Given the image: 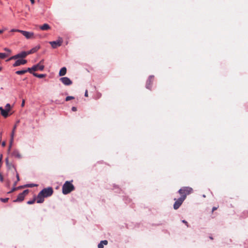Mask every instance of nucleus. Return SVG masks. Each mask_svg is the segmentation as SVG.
<instances>
[{
    "label": "nucleus",
    "instance_id": "obj_1",
    "mask_svg": "<svg viewBox=\"0 0 248 248\" xmlns=\"http://www.w3.org/2000/svg\"><path fill=\"white\" fill-rule=\"evenodd\" d=\"M73 180L66 181L62 186V192L64 195L68 194L75 189V187L72 184Z\"/></svg>",
    "mask_w": 248,
    "mask_h": 248
},
{
    "label": "nucleus",
    "instance_id": "obj_2",
    "mask_svg": "<svg viewBox=\"0 0 248 248\" xmlns=\"http://www.w3.org/2000/svg\"><path fill=\"white\" fill-rule=\"evenodd\" d=\"M186 199V195L181 196V197H180L178 199H174V200L175 201L174 204H173V208L175 210L178 209L180 206L182 205V203L184 201V200Z\"/></svg>",
    "mask_w": 248,
    "mask_h": 248
},
{
    "label": "nucleus",
    "instance_id": "obj_3",
    "mask_svg": "<svg viewBox=\"0 0 248 248\" xmlns=\"http://www.w3.org/2000/svg\"><path fill=\"white\" fill-rule=\"evenodd\" d=\"M192 188L190 187H183L179 190L178 192L181 196L185 195L186 197L187 195L189 194L192 192Z\"/></svg>",
    "mask_w": 248,
    "mask_h": 248
},
{
    "label": "nucleus",
    "instance_id": "obj_4",
    "mask_svg": "<svg viewBox=\"0 0 248 248\" xmlns=\"http://www.w3.org/2000/svg\"><path fill=\"white\" fill-rule=\"evenodd\" d=\"M40 192L41 194H43L44 195V197L46 198L52 195L53 192V190L52 187H48L47 188L43 189L40 191Z\"/></svg>",
    "mask_w": 248,
    "mask_h": 248
},
{
    "label": "nucleus",
    "instance_id": "obj_5",
    "mask_svg": "<svg viewBox=\"0 0 248 248\" xmlns=\"http://www.w3.org/2000/svg\"><path fill=\"white\" fill-rule=\"evenodd\" d=\"M62 42L63 41L62 38L59 37L57 40L50 42L49 44L51 45L52 48H56L57 47L61 46L62 43Z\"/></svg>",
    "mask_w": 248,
    "mask_h": 248
},
{
    "label": "nucleus",
    "instance_id": "obj_6",
    "mask_svg": "<svg viewBox=\"0 0 248 248\" xmlns=\"http://www.w3.org/2000/svg\"><path fill=\"white\" fill-rule=\"evenodd\" d=\"M19 32L21 33L27 39H28L33 38L34 35L32 32H30L23 30L19 31Z\"/></svg>",
    "mask_w": 248,
    "mask_h": 248
},
{
    "label": "nucleus",
    "instance_id": "obj_7",
    "mask_svg": "<svg viewBox=\"0 0 248 248\" xmlns=\"http://www.w3.org/2000/svg\"><path fill=\"white\" fill-rule=\"evenodd\" d=\"M60 80L65 85L68 86L72 84V82L70 79L68 77L61 78Z\"/></svg>",
    "mask_w": 248,
    "mask_h": 248
},
{
    "label": "nucleus",
    "instance_id": "obj_8",
    "mask_svg": "<svg viewBox=\"0 0 248 248\" xmlns=\"http://www.w3.org/2000/svg\"><path fill=\"white\" fill-rule=\"evenodd\" d=\"M27 61L26 60L19 59L16 60L13 64V66L16 67L20 65H24L27 63Z\"/></svg>",
    "mask_w": 248,
    "mask_h": 248
},
{
    "label": "nucleus",
    "instance_id": "obj_9",
    "mask_svg": "<svg viewBox=\"0 0 248 248\" xmlns=\"http://www.w3.org/2000/svg\"><path fill=\"white\" fill-rule=\"evenodd\" d=\"M44 69V66L43 64H40V63H38L36 65H34L32 67V71H36L37 70L43 71Z\"/></svg>",
    "mask_w": 248,
    "mask_h": 248
},
{
    "label": "nucleus",
    "instance_id": "obj_10",
    "mask_svg": "<svg viewBox=\"0 0 248 248\" xmlns=\"http://www.w3.org/2000/svg\"><path fill=\"white\" fill-rule=\"evenodd\" d=\"M154 76H150L148 80H147L146 87L147 89H151V84L152 83L153 78H154Z\"/></svg>",
    "mask_w": 248,
    "mask_h": 248
},
{
    "label": "nucleus",
    "instance_id": "obj_11",
    "mask_svg": "<svg viewBox=\"0 0 248 248\" xmlns=\"http://www.w3.org/2000/svg\"><path fill=\"white\" fill-rule=\"evenodd\" d=\"M46 198L45 197H44V195L43 194H41V192H40L37 197V202L38 203H41L43 202L44 201V198Z\"/></svg>",
    "mask_w": 248,
    "mask_h": 248
},
{
    "label": "nucleus",
    "instance_id": "obj_12",
    "mask_svg": "<svg viewBox=\"0 0 248 248\" xmlns=\"http://www.w3.org/2000/svg\"><path fill=\"white\" fill-rule=\"evenodd\" d=\"M12 155L18 159H21L22 158V155L20 152L18 150L16 149L14 150L12 152Z\"/></svg>",
    "mask_w": 248,
    "mask_h": 248
},
{
    "label": "nucleus",
    "instance_id": "obj_13",
    "mask_svg": "<svg viewBox=\"0 0 248 248\" xmlns=\"http://www.w3.org/2000/svg\"><path fill=\"white\" fill-rule=\"evenodd\" d=\"M16 124H15L13 128V130H12V131L11 132V138H10V142H11V144H13V141H14V136H15V130L16 129Z\"/></svg>",
    "mask_w": 248,
    "mask_h": 248
},
{
    "label": "nucleus",
    "instance_id": "obj_14",
    "mask_svg": "<svg viewBox=\"0 0 248 248\" xmlns=\"http://www.w3.org/2000/svg\"><path fill=\"white\" fill-rule=\"evenodd\" d=\"M108 244V242L107 240H102L98 244L97 247L98 248H104V246L107 245Z\"/></svg>",
    "mask_w": 248,
    "mask_h": 248
},
{
    "label": "nucleus",
    "instance_id": "obj_15",
    "mask_svg": "<svg viewBox=\"0 0 248 248\" xmlns=\"http://www.w3.org/2000/svg\"><path fill=\"white\" fill-rule=\"evenodd\" d=\"M24 196L23 195V194L20 193L17 196V197L16 200H14V202H22L24 199Z\"/></svg>",
    "mask_w": 248,
    "mask_h": 248
},
{
    "label": "nucleus",
    "instance_id": "obj_16",
    "mask_svg": "<svg viewBox=\"0 0 248 248\" xmlns=\"http://www.w3.org/2000/svg\"><path fill=\"white\" fill-rule=\"evenodd\" d=\"M66 73V68L65 67H63L61 69L59 72V76H64Z\"/></svg>",
    "mask_w": 248,
    "mask_h": 248
},
{
    "label": "nucleus",
    "instance_id": "obj_17",
    "mask_svg": "<svg viewBox=\"0 0 248 248\" xmlns=\"http://www.w3.org/2000/svg\"><path fill=\"white\" fill-rule=\"evenodd\" d=\"M40 29L43 31H46L50 28L49 25L47 24H44L40 27Z\"/></svg>",
    "mask_w": 248,
    "mask_h": 248
},
{
    "label": "nucleus",
    "instance_id": "obj_18",
    "mask_svg": "<svg viewBox=\"0 0 248 248\" xmlns=\"http://www.w3.org/2000/svg\"><path fill=\"white\" fill-rule=\"evenodd\" d=\"M9 110H8L6 109H3V110H2V111L1 112V114L4 117L6 118L8 116V112Z\"/></svg>",
    "mask_w": 248,
    "mask_h": 248
},
{
    "label": "nucleus",
    "instance_id": "obj_19",
    "mask_svg": "<svg viewBox=\"0 0 248 248\" xmlns=\"http://www.w3.org/2000/svg\"><path fill=\"white\" fill-rule=\"evenodd\" d=\"M19 58H24L27 55V53L25 51H22L21 53L17 54Z\"/></svg>",
    "mask_w": 248,
    "mask_h": 248
},
{
    "label": "nucleus",
    "instance_id": "obj_20",
    "mask_svg": "<svg viewBox=\"0 0 248 248\" xmlns=\"http://www.w3.org/2000/svg\"><path fill=\"white\" fill-rule=\"evenodd\" d=\"M32 74L34 76L37 77L38 78H43L46 76L45 74H38L35 73H33Z\"/></svg>",
    "mask_w": 248,
    "mask_h": 248
},
{
    "label": "nucleus",
    "instance_id": "obj_21",
    "mask_svg": "<svg viewBox=\"0 0 248 248\" xmlns=\"http://www.w3.org/2000/svg\"><path fill=\"white\" fill-rule=\"evenodd\" d=\"M37 185L35 184H28L25 185L23 186V187H32L34 186H37Z\"/></svg>",
    "mask_w": 248,
    "mask_h": 248
},
{
    "label": "nucleus",
    "instance_id": "obj_22",
    "mask_svg": "<svg viewBox=\"0 0 248 248\" xmlns=\"http://www.w3.org/2000/svg\"><path fill=\"white\" fill-rule=\"evenodd\" d=\"M17 184V182H15L14 184V187L12 188V189L9 191L8 192V193H11L12 192L15 191V190H16L17 189V188L16 187V185Z\"/></svg>",
    "mask_w": 248,
    "mask_h": 248
},
{
    "label": "nucleus",
    "instance_id": "obj_23",
    "mask_svg": "<svg viewBox=\"0 0 248 248\" xmlns=\"http://www.w3.org/2000/svg\"><path fill=\"white\" fill-rule=\"evenodd\" d=\"M25 73H26V71H25L24 70H19V71H17L16 72V73L17 75H23V74H25Z\"/></svg>",
    "mask_w": 248,
    "mask_h": 248
},
{
    "label": "nucleus",
    "instance_id": "obj_24",
    "mask_svg": "<svg viewBox=\"0 0 248 248\" xmlns=\"http://www.w3.org/2000/svg\"><path fill=\"white\" fill-rule=\"evenodd\" d=\"M8 55L5 53H0V59H4L6 57H8Z\"/></svg>",
    "mask_w": 248,
    "mask_h": 248
},
{
    "label": "nucleus",
    "instance_id": "obj_25",
    "mask_svg": "<svg viewBox=\"0 0 248 248\" xmlns=\"http://www.w3.org/2000/svg\"><path fill=\"white\" fill-rule=\"evenodd\" d=\"M101 96V93H97L94 96V99H98L100 98Z\"/></svg>",
    "mask_w": 248,
    "mask_h": 248
},
{
    "label": "nucleus",
    "instance_id": "obj_26",
    "mask_svg": "<svg viewBox=\"0 0 248 248\" xmlns=\"http://www.w3.org/2000/svg\"><path fill=\"white\" fill-rule=\"evenodd\" d=\"M9 200V198H0V201L2 202H7Z\"/></svg>",
    "mask_w": 248,
    "mask_h": 248
},
{
    "label": "nucleus",
    "instance_id": "obj_27",
    "mask_svg": "<svg viewBox=\"0 0 248 248\" xmlns=\"http://www.w3.org/2000/svg\"><path fill=\"white\" fill-rule=\"evenodd\" d=\"M74 99V97L72 96H68L66 97L65 101H69L71 99Z\"/></svg>",
    "mask_w": 248,
    "mask_h": 248
},
{
    "label": "nucleus",
    "instance_id": "obj_28",
    "mask_svg": "<svg viewBox=\"0 0 248 248\" xmlns=\"http://www.w3.org/2000/svg\"><path fill=\"white\" fill-rule=\"evenodd\" d=\"M39 48V46H36L31 49V51L33 52V53L37 51Z\"/></svg>",
    "mask_w": 248,
    "mask_h": 248
},
{
    "label": "nucleus",
    "instance_id": "obj_29",
    "mask_svg": "<svg viewBox=\"0 0 248 248\" xmlns=\"http://www.w3.org/2000/svg\"><path fill=\"white\" fill-rule=\"evenodd\" d=\"M35 201V198H34L33 200H30V201H29L28 202H27V203L28 204H32L33 203H34Z\"/></svg>",
    "mask_w": 248,
    "mask_h": 248
},
{
    "label": "nucleus",
    "instance_id": "obj_30",
    "mask_svg": "<svg viewBox=\"0 0 248 248\" xmlns=\"http://www.w3.org/2000/svg\"><path fill=\"white\" fill-rule=\"evenodd\" d=\"M18 58H18V55H17V54H16V55H14V56H13L11 57L9 59V60H13V59L16 60V59H18Z\"/></svg>",
    "mask_w": 248,
    "mask_h": 248
},
{
    "label": "nucleus",
    "instance_id": "obj_31",
    "mask_svg": "<svg viewBox=\"0 0 248 248\" xmlns=\"http://www.w3.org/2000/svg\"><path fill=\"white\" fill-rule=\"evenodd\" d=\"M5 109L8 110H10L11 109V106L9 104H7L5 106Z\"/></svg>",
    "mask_w": 248,
    "mask_h": 248
},
{
    "label": "nucleus",
    "instance_id": "obj_32",
    "mask_svg": "<svg viewBox=\"0 0 248 248\" xmlns=\"http://www.w3.org/2000/svg\"><path fill=\"white\" fill-rule=\"evenodd\" d=\"M29 193V190L28 189H26V190H24L22 193H21V194H23V195L25 197V196L26 195H27L28 193Z\"/></svg>",
    "mask_w": 248,
    "mask_h": 248
},
{
    "label": "nucleus",
    "instance_id": "obj_33",
    "mask_svg": "<svg viewBox=\"0 0 248 248\" xmlns=\"http://www.w3.org/2000/svg\"><path fill=\"white\" fill-rule=\"evenodd\" d=\"M19 31H21L20 30H18V29H12L10 31L11 32H19Z\"/></svg>",
    "mask_w": 248,
    "mask_h": 248
},
{
    "label": "nucleus",
    "instance_id": "obj_34",
    "mask_svg": "<svg viewBox=\"0 0 248 248\" xmlns=\"http://www.w3.org/2000/svg\"><path fill=\"white\" fill-rule=\"evenodd\" d=\"M4 50L5 51L8 52L9 53H10L11 52V50L10 49L8 48L5 47V48H4Z\"/></svg>",
    "mask_w": 248,
    "mask_h": 248
},
{
    "label": "nucleus",
    "instance_id": "obj_35",
    "mask_svg": "<svg viewBox=\"0 0 248 248\" xmlns=\"http://www.w3.org/2000/svg\"><path fill=\"white\" fill-rule=\"evenodd\" d=\"M25 70L26 71V72H29L30 73H32V72H31V71L32 70V67L28 68L27 70Z\"/></svg>",
    "mask_w": 248,
    "mask_h": 248
},
{
    "label": "nucleus",
    "instance_id": "obj_36",
    "mask_svg": "<svg viewBox=\"0 0 248 248\" xmlns=\"http://www.w3.org/2000/svg\"><path fill=\"white\" fill-rule=\"evenodd\" d=\"M16 177L17 180H16V181L17 182L20 180L19 175L17 173H16Z\"/></svg>",
    "mask_w": 248,
    "mask_h": 248
},
{
    "label": "nucleus",
    "instance_id": "obj_37",
    "mask_svg": "<svg viewBox=\"0 0 248 248\" xmlns=\"http://www.w3.org/2000/svg\"><path fill=\"white\" fill-rule=\"evenodd\" d=\"M0 181L1 182H3V177L2 175V174L1 173H0Z\"/></svg>",
    "mask_w": 248,
    "mask_h": 248
},
{
    "label": "nucleus",
    "instance_id": "obj_38",
    "mask_svg": "<svg viewBox=\"0 0 248 248\" xmlns=\"http://www.w3.org/2000/svg\"><path fill=\"white\" fill-rule=\"evenodd\" d=\"M72 109V111H77V108H76V107H73L72 108V109Z\"/></svg>",
    "mask_w": 248,
    "mask_h": 248
},
{
    "label": "nucleus",
    "instance_id": "obj_39",
    "mask_svg": "<svg viewBox=\"0 0 248 248\" xmlns=\"http://www.w3.org/2000/svg\"><path fill=\"white\" fill-rule=\"evenodd\" d=\"M24 105H25V100H23L22 103H21V107H23L24 106Z\"/></svg>",
    "mask_w": 248,
    "mask_h": 248
},
{
    "label": "nucleus",
    "instance_id": "obj_40",
    "mask_svg": "<svg viewBox=\"0 0 248 248\" xmlns=\"http://www.w3.org/2000/svg\"><path fill=\"white\" fill-rule=\"evenodd\" d=\"M182 222L183 223H184L185 224H186V226L188 227V223L185 220H183Z\"/></svg>",
    "mask_w": 248,
    "mask_h": 248
},
{
    "label": "nucleus",
    "instance_id": "obj_41",
    "mask_svg": "<svg viewBox=\"0 0 248 248\" xmlns=\"http://www.w3.org/2000/svg\"><path fill=\"white\" fill-rule=\"evenodd\" d=\"M6 145V142L5 141H3L1 143V145L3 146V147H4Z\"/></svg>",
    "mask_w": 248,
    "mask_h": 248
},
{
    "label": "nucleus",
    "instance_id": "obj_42",
    "mask_svg": "<svg viewBox=\"0 0 248 248\" xmlns=\"http://www.w3.org/2000/svg\"><path fill=\"white\" fill-rule=\"evenodd\" d=\"M32 53H33V52H32L31 50H30V51H29L28 52H26V53H27V55Z\"/></svg>",
    "mask_w": 248,
    "mask_h": 248
},
{
    "label": "nucleus",
    "instance_id": "obj_43",
    "mask_svg": "<svg viewBox=\"0 0 248 248\" xmlns=\"http://www.w3.org/2000/svg\"><path fill=\"white\" fill-rule=\"evenodd\" d=\"M88 96V91L86 90L85 93V96L87 97Z\"/></svg>",
    "mask_w": 248,
    "mask_h": 248
},
{
    "label": "nucleus",
    "instance_id": "obj_44",
    "mask_svg": "<svg viewBox=\"0 0 248 248\" xmlns=\"http://www.w3.org/2000/svg\"><path fill=\"white\" fill-rule=\"evenodd\" d=\"M1 140H2V133L0 132V142H1Z\"/></svg>",
    "mask_w": 248,
    "mask_h": 248
},
{
    "label": "nucleus",
    "instance_id": "obj_45",
    "mask_svg": "<svg viewBox=\"0 0 248 248\" xmlns=\"http://www.w3.org/2000/svg\"><path fill=\"white\" fill-rule=\"evenodd\" d=\"M44 61V60H42L38 63H40V64H43Z\"/></svg>",
    "mask_w": 248,
    "mask_h": 248
},
{
    "label": "nucleus",
    "instance_id": "obj_46",
    "mask_svg": "<svg viewBox=\"0 0 248 248\" xmlns=\"http://www.w3.org/2000/svg\"><path fill=\"white\" fill-rule=\"evenodd\" d=\"M12 144H11V142H10V146H9V149H8V151H9L10 149H11V146H12Z\"/></svg>",
    "mask_w": 248,
    "mask_h": 248
},
{
    "label": "nucleus",
    "instance_id": "obj_47",
    "mask_svg": "<svg viewBox=\"0 0 248 248\" xmlns=\"http://www.w3.org/2000/svg\"><path fill=\"white\" fill-rule=\"evenodd\" d=\"M217 209V207H214L212 209V211H214L216 210Z\"/></svg>",
    "mask_w": 248,
    "mask_h": 248
},
{
    "label": "nucleus",
    "instance_id": "obj_48",
    "mask_svg": "<svg viewBox=\"0 0 248 248\" xmlns=\"http://www.w3.org/2000/svg\"><path fill=\"white\" fill-rule=\"evenodd\" d=\"M30 1L32 4H33L34 3V0H30Z\"/></svg>",
    "mask_w": 248,
    "mask_h": 248
},
{
    "label": "nucleus",
    "instance_id": "obj_49",
    "mask_svg": "<svg viewBox=\"0 0 248 248\" xmlns=\"http://www.w3.org/2000/svg\"><path fill=\"white\" fill-rule=\"evenodd\" d=\"M3 30H0V33H2L3 32Z\"/></svg>",
    "mask_w": 248,
    "mask_h": 248
},
{
    "label": "nucleus",
    "instance_id": "obj_50",
    "mask_svg": "<svg viewBox=\"0 0 248 248\" xmlns=\"http://www.w3.org/2000/svg\"><path fill=\"white\" fill-rule=\"evenodd\" d=\"M2 110H3V108L1 107H0V112L2 111Z\"/></svg>",
    "mask_w": 248,
    "mask_h": 248
},
{
    "label": "nucleus",
    "instance_id": "obj_51",
    "mask_svg": "<svg viewBox=\"0 0 248 248\" xmlns=\"http://www.w3.org/2000/svg\"><path fill=\"white\" fill-rule=\"evenodd\" d=\"M23 186H19V187H16V188H17V189L23 188Z\"/></svg>",
    "mask_w": 248,
    "mask_h": 248
},
{
    "label": "nucleus",
    "instance_id": "obj_52",
    "mask_svg": "<svg viewBox=\"0 0 248 248\" xmlns=\"http://www.w3.org/2000/svg\"><path fill=\"white\" fill-rule=\"evenodd\" d=\"M6 163L7 164L8 162V158L6 159Z\"/></svg>",
    "mask_w": 248,
    "mask_h": 248
},
{
    "label": "nucleus",
    "instance_id": "obj_53",
    "mask_svg": "<svg viewBox=\"0 0 248 248\" xmlns=\"http://www.w3.org/2000/svg\"><path fill=\"white\" fill-rule=\"evenodd\" d=\"M1 159H2V157H1V156H0V162H1Z\"/></svg>",
    "mask_w": 248,
    "mask_h": 248
},
{
    "label": "nucleus",
    "instance_id": "obj_54",
    "mask_svg": "<svg viewBox=\"0 0 248 248\" xmlns=\"http://www.w3.org/2000/svg\"><path fill=\"white\" fill-rule=\"evenodd\" d=\"M2 69V68L1 67H0V71Z\"/></svg>",
    "mask_w": 248,
    "mask_h": 248
},
{
    "label": "nucleus",
    "instance_id": "obj_55",
    "mask_svg": "<svg viewBox=\"0 0 248 248\" xmlns=\"http://www.w3.org/2000/svg\"><path fill=\"white\" fill-rule=\"evenodd\" d=\"M203 197H205V196L204 195H203Z\"/></svg>",
    "mask_w": 248,
    "mask_h": 248
}]
</instances>
